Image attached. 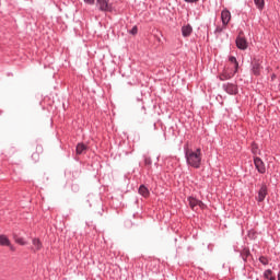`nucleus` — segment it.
Instances as JSON below:
<instances>
[{"label": "nucleus", "instance_id": "13", "mask_svg": "<svg viewBox=\"0 0 280 280\" xmlns=\"http://www.w3.org/2000/svg\"><path fill=\"white\" fill-rule=\"evenodd\" d=\"M138 192L140 196H143V198H149L150 197V189L147 188L145 185H140Z\"/></svg>", "mask_w": 280, "mask_h": 280}, {"label": "nucleus", "instance_id": "1", "mask_svg": "<svg viewBox=\"0 0 280 280\" xmlns=\"http://www.w3.org/2000/svg\"><path fill=\"white\" fill-rule=\"evenodd\" d=\"M184 154L187 165L194 167L195 170H200L202 163V150L200 148L196 151L189 149L187 145L184 147Z\"/></svg>", "mask_w": 280, "mask_h": 280}, {"label": "nucleus", "instance_id": "35", "mask_svg": "<svg viewBox=\"0 0 280 280\" xmlns=\"http://www.w3.org/2000/svg\"><path fill=\"white\" fill-rule=\"evenodd\" d=\"M273 78H277L275 74H272L271 79L273 80Z\"/></svg>", "mask_w": 280, "mask_h": 280}, {"label": "nucleus", "instance_id": "29", "mask_svg": "<svg viewBox=\"0 0 280 280\" xmlns=\"http://www.w3.org/2000/svg\"><path fill=\"white\" fill-rule=\"evenodd\" d=\"M40 246H43L42 244H40V240H36V250H40Z\"/></svg>", "mask_w": 280, "mask_h": 280}, {"label": "nucleus", "instance_id": "9", "mask_svg": "<svg viewBox=\"0 0 280 280\" xmlns=\"http://www.w3.org/2000/svg\"><path fill=\"white\" fill-rule=\"evenodd\" d=\"M221 22L222 25H229L231 23V11L226 8L221 11Z\"/></svg>", "mask_w": 280, "mask_h": 280}, {"label": "nucleus", "instance_id": "23", "mask_svg": "<svg viewBox=\"0 0 280 280\" xmlns=\"http://www.w3.org/2000/svg\"><path fill=\"white\" fill-rule=\"evenodd\" d=\"M129 34H131V36H137V34H139V28L137 27V25H135L130 31Z\"/></svg>", "mask_w": 280, "mask_h": 280}, {"label": "nucleus", "instance_id": "33", "mask_svg": "<svg viewBox=\"0 0 280 280\" xmlns=\"http://www.w3.org/2000/svg\"><path fill=\"white\" fill-rule=\"evenodd\" d=\"M9 246H10L11 250H14V247H13V246H11V245H9Z\"/></svg>", "mask_w": 280, "mask_h": 280}, {"label": "nucleus", "instance_id": "3", "mask_svg": "<svg viewBox=\"0 0 280 280\" xmlns=\"http://www.w3.org/2000/svg\"><path fill=\"white\" fill-rule=\"evenodd\" d=\"M95 7L98 12H115V7L113 5V2H110V0H96Z\"/></svg>", "mask_w": 280, "mask_h": 280}, {"label": "nucleus", "instance_id": "2", "mask_svg": "<svg viewBox=\"0 0 280 280\" xmlns=\"http://www.w3.org/2000/svg\"><path fill=\"white\" fill-rule=\"evenodd\" d=\"M229 62L234 65V69L231 71H229V69H223L222 72L218 75L220 82H226V80H232V78H235V74L240 71V61H237V58L235 56H230Z\"/></svg>", "mask_w": 280, "mask_h": 280}, {"label": "nucleus", "instance_id": "11", "mask_svg": "<svg viewBox=\"0 0 280 280\" xmlns=\"http://www.w3.org/2000/svg\"><path fill=\"white\" fill-rule=\"evenodd\" d=\"M240 257L243 259L244 264L248 262V257H253V254H250V249L248 247H244L240 252Z\"/></svg>", "mask_w": 280, "mask_h": 280}, {"label": "nucleus", "instance_id": "20", "mask_svg": "<svg viewBox=\"0 0 280 280\" xmlns=\"http://www.w3.org/2000/svg\"><path fill=\"white\" fill-rule=\"evenodd\" d=\"M247 237H248L249 240H257V231H255L254 229L249 230V231L247 232Z\"/></svg>", "mask_w": 280, "mask_h": 280}, {"label": "nucleus", "instance_id": "8", "mask_svg": "<svg viewBox=\"0 0 280 280\" xmlns=\"http://www.w3.org/2000/svg\"><path fill=\"white\" fill-rule=\"evenodd\" d=\"M266 196H268V185L262 183L258 190V196L256 197L257 202H264L266 200Z\"/></svg>", "mask_w": 280, "mask_h": 280}, {"label": "nucleus", "instance_id": "32", "mask_svg": "<svg viewBox=\"0 0 280 280\" xmlns=\"http://www.w3.org/2000/svg\"><path fill=\"white\" fill-rule=\"evenodd\" d=\"M33 244L34 246H36V238H33Z\"/></svg>", "mask_w": 280, "mask_h": 280}, {"label": "nucleus", "instance_id": "24", "mask_svg": "<svg viewBox=\"0 0 280 280\" xmlns=\"http://www.w3.org/2000/svg\"><path fill=\"white\" fill-rule=\"evenodd\" d=\"M257 150H258L257 143L253 142L252 143V153L257 154Z\"/></svg>", "mask_w": 280, "mask_h": 280}, {"label": "nucleus", "instance_id": "18", "mask_svg": "<svg viewBox=\"0 0 280 280\" xmlns=\"http://www.w3.org/2000/svg\"><path fill=\"white\" fill-rule=\"evenodd\" d=\"M254 3L258 10L266 8V0H254Z\"/></svg>", "mask_w": 280, "mask_h": 280}, {"label": "nucleus", "instance_id": "36", "mask_svg": "<svg viewBox=\"0 0 280 280\" xmlns=\"http://www.w3.org/2000/svg\"><path fill=\"white\" fill-rule=\"evenodd\" d=\"M142 109L145 110V106H142Z\"/></svg>", "mask_w": 280, "mask_h": 280}, {"label": "nucleus", "instance_id": "27", "mask_svg": "<svg viewBox=\"0 0 280 280\" xmlns=\"http://www.w3.org/2000/svg\"><path fill=\"white\" fill-rule=\"evenodd\" d=\"M88 5H95V0H83Z\"/></svg>", "mask_w": 280, "mask_h": 280}, {"label": "nucleus", "instance_id": "19", "mask_svg": "<svg viewBox=\"0 0 280 280\" xmlns=\"http://www.w3.org/2000/svg\"><path fill=\"white\" fill-rule=\"evenodd\" d=\"M144 165H145L147 170H149V172H150V168L152 167V158L144 156Z\"/></svg>", "mask_w": 280, "mask_h": 280}, {"label": "nucleus", "instance_id": "22", "mask_svg": "<svg viewBox=\"0 0 280 280\" xmlns=\"http://www.w3.org/2000/svg\"><path fill=\"white\" fill-rule=\"evenodd\" d=\"M258 261H260V264H262V266H268V264H269L268 257H266V256H260L258 258Z\"/></svg>", "mask_w": 280, "mask_h": 280}, {"label": "nucleus", "instance_id": "31", "mask_svg": "<svg viewBox=\"0 0 280 280\" xmlns=\"http://www.w3.org/2000/svg\"><path fill=\"white\" fill-rule=\"evenodd\" d=\"M91 200H93V197L89 196V199L86 200V202L90 205V207H93V203H91Z\"/></svg>", "mask_w": 280, "mask_h": 280}, {"label": "nucleus", "instance_id": "15", "mask_svg": "<svg viewBox=\"0 0 280 280\" xmlns=\"http://www.w3.org/2000/svg\"><path fill=\"white\" fill-rule=\"evenodd\" d=\"M226 30V25L222 24V26H217L213 34L217 36V38H220V34H222Z\"/></svg>", "mask_w": 280, "mask_h": 280}, {"label": "nucleus", "instance_id": "30", "mask_svg": "<svg viewBox=\"0 0 280 280\" xmlns=\"http://www.w3.org/2000/svg\"><path fill=\"white\" fill-rule=\"evenodd\" d=\"M185 3H198L200 0H184Z\"/></svg>", "mask_w": 280, "mask_h": 280}, {"label": "nucleus", "instance_id": "17", "mask_svg": "<svg viewBox=\"0 0 280 280\" xmlns=\"http://www.w3.org/2000/svg\"><path fill=\"white\" fill-rule=\"evenodd\" d=\"M189 207L194 210L198 207V199L195 197H188Z\"/></svg>", "mask_w": 280, "mask_h": 280}, {"label": "nucleus", "instance_id": "26", "mask_svg": "<svg viewBox=\"0 0 280 280\" xmlns=\"http://www.w3.org/2000/svg\"><path fill=\"white\" fill-rule=\"evenodd\" d=\"M36 153H37V154H43V145L37 144V147H36Z\"/></svg>", "mask_w": 280, "mask_h": 280}, {"label": "nucleus", "instance_id": "10", "mask_svg": "<svg viewBox=\"0 0 280 280\" xmlns=\"http://www.w3.org/2000/svg\"><path fill=\"white\" fill-rule=\"evenodd\" d=\"M192 32H194V27H191V24L182 26V36L184 38H189V36H191Z\"/></svg>", "mask_w": 280, "mask_h": 280}, {"label": "nucleus", "instance_id": "25", "mask_svg": "<svg viewBox=\"0 0 280 280\" xmlns=\"http://www.w3.org/2000/svg\"><path fill=\"white\" fill-rule=\"evenodd\" d=\"M98 207L101 208V210L97 211L98 215H104V206L102 202H98Z\"/></svg>", "mask_w": 280, "mask_h": 280}, {"label": "nucleus", "instance_id": "28", "mask_svg": "<svg viewBox=\"0 0 280 280\" xmlns=\"http://www.w3.org/2000/svg\"><path fill=\"white\" fill-rule=\"evenodd\" d=\"M197 207H200V209H205V207L207 206L201 200H198Z\"/></svg>", "mask_w": 280, "mask_h": 280}, {"label": "nucleus", "instance_id": "7", "mask_svg": "<svg viewBox=\"0 0 280 280\" xmlns=\"http://www.w3.org/2000/svg\"><path fill=\"white\" fill-rule=\"evenodd\" d=\"M254 165L258 174H266V163L259 156H254Z\"/></svg>", "mask_w": 280, "mask_h": 280}, {"label": "nucleus", "instance_id": "34", "mask_svg": "<svg viewBox=\"0 0 280 280\" xmlns=\"http://www.w3.org/2000/svg\"><path fill=\"white\" fill-rule=\"evenodd\" d=\"M278 280H280V271L278 272Z\"/></svg>", "mask_w": 280, "mask_h": 280}, {"label": "nucleus", "instance_id": "6", "mask_svg": "<svg viewBox=\"0 0 280 280\" xmlns=\"http://www.w3.org/2000/svg\"><path fill=\"white\" fill-rule=\"evenodd\" d=\"M222 89L225 93H228V95H237V93H240L237 84L235 83H231V82L223 83Z\"/></svg>", "mask_w": 280, "mask_h": 280}, {"label": "nucleus", "instance_id": "16", "mask_svg": "<svg viewBox=\"0 0 280 280\" xmlns=\"http://www.w3.org/2000/svg\"><path fill=\"white\" fill-rule=\"evenodd\" d=\"M0 246H10V238L4 234L0 235Z\"/></svg>", "mask_w": 280, "mask_h": 280}, {"label": "nucleus", "instance_id": "14", "mask_svg": "<svg viewBox=\"0 0 280 280\" xmlns=\"http://www.w3.org/2000/svg\"><path fill=\"white\" fill-rule=\"evenodd\" d=\"M262 277L266 280H277V277L272 276V269H266L262 273Z\"/></svg>", "mask_w": 280, "mask_h": 280}, {"label": "nucleus", "instance_id": "5", "mask_svg": "<svg viewBox=\"0 0 280 280\" xmlns=\"http://www.w3.org/2000/svg\"><path fill=\"white\" fill-rule=\"evenodd\" d=\"M262 69H264V66H261V60L256 58L253 59V61L250 62V71L253 75H255L256 78H259V75H261Z\"/></svg>", "mask_w": 280, "mask_h": 280}, {"label": "nucleus", "instance_id": "4", "mask_svg": "<svg viewBox=\"0 0 280 280\" xmlns=\"http://www.w3.org/2000/svg\"><path fill=\"white\" fill-rule=\"evenodd\" d=\"M235 45L241 51H246V49H248V40L244 37L243 31L238 33V36L235 39Z\"/></svg>", "mask_w": 280, "mask_h": 280}, {"label": "nucleus", "instance_id": "12", "mask_svg": "<svg viewBox=\"0 0 280 280\" xmlns=\"http://www.w3.org/2000/svg\"><path fill=\"white\" fill-rule=\"evenodd\" d=\"M86 150H89V147L82 142L77 144L75 152L77 154H86Z\"/></svg>", "mask_w": 280, "mask_h": 280}, {"label": "nucleus", "instance_id": "21", "mask_svg": "<svg viewBox=\"0 0 280 280\" xmlns=\"http://www.w3.org/2000/svg\"><path fill=\"white\" fill-rule=\"evenodd\" d=\"M14 241L16 244H20V246H25V244H27L23 237L14 236Z\"/></svg>", "mask_w": 280, "mask_h": 280}]
</instances>
